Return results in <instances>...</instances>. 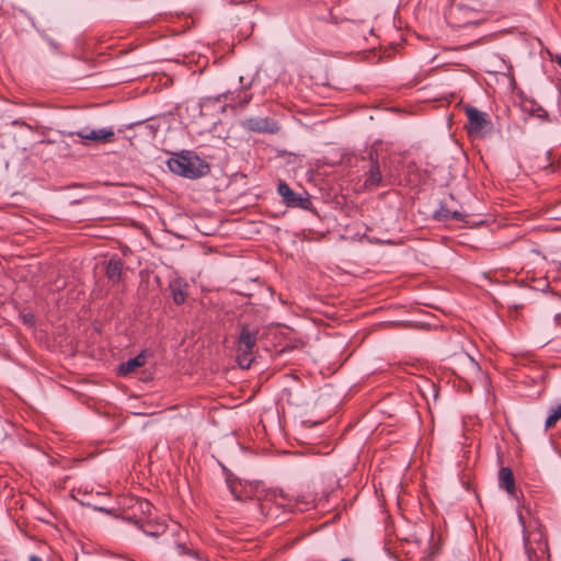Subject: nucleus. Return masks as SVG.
I'll return each instance as SVG.
<instances>
[{"mask_svg":"<svg viewBox=\"0 0 561 561\" xmlns=\"http://www.w3.org/2000/svg\"><path fill=\"white\" fill-rule=\"evenodd\" d=\"M243 127L251 131L275 134L279 130L278 124L268 117H251L243 122Z\"/></svg>","mask_w":561,"mask_h":561,"instance_id":"nucleus-5","label":"nucleus"},{"mask_svg":"<svg viewBox=\"0 0 561 561\" xmlns=\"http://www.w3.org/2000/svg\"><path fill=\"white\" fill-rule=\"evenodd\" d=\"M341 561H353V560H352V559H350V558H344V559H342Z\"/></svg>","mask_w":561,"mask_h":561,"instance_id":"nucleus-20","label":"nucleus"},{"mask_svg":"<svg viewBox=\"0 0 561 561\" xmlns=\"http://www.w3.org/2000/svg\"><path fill=\"white\" fill-rule=\"evenodd\" d=\"M28 560L30 561H43L42 558H39V557H37L35 554L30 556Z\"/></svg>","mask_w":561,"mask_h":561,"instance_id":"nucleus-17","label":"nucleus"},{"mask_svg":"<svg viewBox=\"0 0 561 561\" xmlns=\"http://www.w3.org/2000/svg\"><path fill=\"white\" fill-rule=\"evenodd\" d=\"M167 163L171 172L187 179L202 178L210 170L206 161L191 151L175 154Z\"/></svg>","mask_w":561,"mask_h":561,"instance_id":"nucleus-1","label":"nucleus"},{"mask_svg":"<svg viewBox=\"0 0 561 561\" xmlns=\"http://www.w3.org/2000/svg\"><path fill=\"white\" fill-rule=\"evenodd\" d=\"M381 172L378 161L371 160L369 169L366 173L365 186L368 188H375L381 184Z\"/></svg>","mask_w":561,"mask_h":561,"instance_id":"nucleus-9","label":"nucleus"},{"mask_svg":"<svg viewBox=\"0 0 561 561\" xmlns=\"http://www.w3.org/2000/svg\"><path fill=\"white\" fill-rule=\"evenodd\" d=\"M123 271V262L117 257H112L108 260L106 265V276L114 284L118 283L122 277Z\"/></svg>","mask_w":561,"mask_h":561,"instance_id":"nucleus-11","label":"nucleus"},{"mask_svg":"<svg viewBox=\"0 0 561 561\" xmlns=\"http://www.w3.org/2000/svg\"><path fill=\"white\" fill-rule=\"evenodd\" d=\"M77 135L85 140H93L96 142H113L115 134L111 128L93 129L89 133L78 131Z\"/></svg>","mask_w":561,"mask_h":561,"instance_id":"nucleus-6","label":"nucleus"},{"mask_svg":"<svg viewBox=\"0 0 561 561\" xmlns=\"http://www.w3.org/2000/svg\"><path fill=\"white\" fill-rule=\"evenodd\" d=\"M152 505L144 499L128 497L124 502L123 519L140 527L141 524L151 517Z\"/></svg>","mask_w":561,"mask_h":561,"instance_id":"nucleus-2","label":"nucleus"},{"mask_svg":"<svg viewBox=\"0 0 561 561\" xmlns=\"http://www.w3.org/2000/svg\"><path fill=\"white\" fill-rule=\"evenodd\" d=\"M146 363V354L142 352L134 358H129L119 365L118 371L122 376H126L130 373L136 371L139 367Z\"/></svg>","mask_w":561,"mask_h":561,"instance_id":"nucleus-10","label":"nucleus"},{"mask_svg":"<svg viewBox=\"0 0 561 561\" xmlns=\"http://www.w3.org/2000/svg\"><path fill=\"white\" fill-rule=\"evenodd\" d=\"M98 510L101 511V512H104L106 514H112V512L110 510L104 508V507H99Z\"/></svg>","mask_w":561,"mask_h":561,"instance_id":"nucleus-18","label":"nucleus"},{"mask_svg":"<svg viewBox=\"0 0 561 561\" xmlns=\"http://www.w3.org/2000/svg\"><path fill=\"white\" fill-rule=\"evenodd\" d=\"M500 486L504 488L510 494L515 492V480L510 468L503 467L499 471Z\"/></svg>","mask_w":561,"mask_h":561,"instance_id":"nucleus-13","label":"nucleus"},{"mask_svg":"<svg viewBox=\"0 0 561 561\" xmlns=\"http://www.w3.org/2000/svg\"><path fill=\"white\" fill-rule=\"evenodd\" d=\"M256 343V333L243 328L239 339V352L238 356L239 365L243 368H248L251 364L249 355Z\"/></svg>","mask_w":561,"mask_h":561,"instance_id":"nucleus-4","label":"nucleus"},{"mask_svg":"<svg viewBox=\"0 0 561 561\" xmlns=\"http://www.w3.org/2000/svg\"><path fill=\"white\" fill-rule=\"evenodd\" d=\"M523 540H524V546L526 548V550H529L530 549V543H531V534L526 529L525 526H523Z\"/></svg>","mask_w":561,"mask_h":561,"instance_id":"nucleus-16","label":"nucleus"},{"mask_svg":"<svg viewBox=\"0 0 561 561\" xmlns=\"http://www.w3.org/2000/svg\"><path fill=\"white\" fill-rule=\"evenodd\" d=\"M560 419H561V403L559 405H557L556 408L551 409V412L546 420V428L549 430V428L553 427Z\"/></svg>","mask_w":561,"mask_h":561,"instance_id":"nucleus-14","label":"nucleus"},{"mask_svg":"<svg viewBox=\"0 0 561 561\" xmlns=\"http://www.w3.org/2000/svg\"><path fill=\"white\" fill-rule=\"evenodd\" d=\"M557 62L559 64V66L561 67V56H558L557 57Z\"/></svg>","mask_w":561,"mask_h":561,"instance_id":"nucleus-19","label":"nucleus"},{"mask_svg":"<svg viewBox=\"0 0 561 561\" xmlns=\"http://www.w3.org/2000/svg\"><path fill=\"white\" fill-rule=\"evenodd\" d=\"M436 216L438 219H456L461 220L463 218V215L457 210L451 211L445 207H442L437 213Z\"/></svg>","mask_w":561,"mask_h":561,"instance_id":"nucleus-15","label":"nucleus"},{"mask_svg":"<svg viewBox=\"0 0 561 561\" xmlns=\"http://www.w3.org/2000/svg\"><path fill=\"white\" fill-rule=\"evenodd\" d=\"M466 114L468 118L467 129L470 135L481 136L490 129L491 122L486 113L473 106H466Z\"/></svg>","mask_w":561,"mask_h":561,"instance_id":"nucleus-3","label":"nucleus"},{"mask_svg":"<svg viewBox=\"0 0 561 561\" xmlns=\"http://www.w3.org/2000/svg\"><path fill=\"white\" fill-rule=\"evenodd\" d=\"M277 192L287 206H301L304 198L296 194L285 182L278 184Z\"/></svg>","mask_w":561,"mask_h":561,"instance_id":"nucleus-8","label":"nucleus"},{"mask_svg":"<svg viewBox=\"0 0 561 561\" xmlns=\"http://www.w3.org/2000/svg\"><path fill=\"white\" fill-rule=\"evenodd\" d=\"M139 528L148 536L158 537L165 531L167 526L164 522H153L149 517Z\"/></svg>","mask_w":561,"mask_h":561,"instance_id":"nucleus-12","label":"nucleus"},{"mask_svg":"<svg viewBox=\"0 0 561 561\" xmlns=\"http://www.w3.org/2000/svg\"><path fill=\"white\" fill-rule=\"evenodd\" d=\"M187 283L183 278H174L169 284V289L173 301L176 305H182L186 300L187 296Z\"/></svg>","mask_w":561,"mask_h":561,"instance_id":"nucleus-7","label":"nucleus"}]
</instances>
